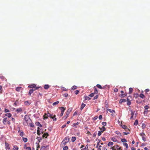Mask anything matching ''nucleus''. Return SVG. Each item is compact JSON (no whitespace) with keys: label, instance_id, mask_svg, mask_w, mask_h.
<instances>
[{"label":"nucleus","instance_id":"f257e3e1","mask_svg":"<svg viewBox=\"0 0 150 150\" xmlns=\"http://www.w3.org/2000/svg\"><path fill=\"white\" fill-rule=\"evenodd\" d=\"M72 110V108H69L65 116L63 117H62V119L64 120H66L69 114L70 113L71 111Z\"/></svg>","mask_w":150,"mask_h":150},{"label":"nucleus","instance_id":"f03ea898","mask_svg":"<svg viewBox=\"0 0 150 150\" xmlns=\"http://www.w3.org/2000/svg\"><path fill=\"white\" fill-rule=\"evenodd\" d=\"M45 115H46L47 116V117H50L52 119H53L54 118V117H56V115H54L53 116V117H52V115L50 113H49L48 112L47 113H45Z\"/></svg>","mask_w":150,"mask_h":150},{"label":"nucleus","instance_id":"7ed1b4c3","mask_svg":"<svg viewBox=\"0 0 150 150\" xmlns=\"http://www.w3.org/2000/svg\"><path fill=\"white\" fill-rule=\"evenodd\" d=\"M127 104L128 105H130L131 104V101L132 100V98L130 97V98H127Z\"/></svg>","mask_w":150,"mask_h":150},{"label":"nucleus","instance_id":"20e7f679","mask_svg":"<svg viewBox=\"0 0 150 150\" xmlns=\"http://www.w3.org/2000/svg\"><path fill=\"white\" fill-rule=\"evenodd\" d=\"M121 126L122 128H123L124 129H127L128 130L130 131V130L129 129L127 128V127L125 125H121Z\"/></svg>","mask_w":150,"mask_h":150},{"label":"nucleus","instance_id":"39448f33","mask_svg":"<svg viewBox=\"0 0 150 150\" xmlns=\"http://www.w3.org/2000/svg\"><path fill=\"white\" fill-rule=\"evenodd\" d=\"M48 145L47 146L44 145V146H41L40 150H46V149L47 147L48 146Z\"/></svg>","mask_w":150,"mask_h":150},{"label":"nucleus","instance_id":"423d86ee","mask_svg":"<svg viewBox=\"0 0 150 150\" xmlns=\"http://www.w3.org/2000/svg\"><path fill=\"white\" fill-rule=\"evenodd\" d=\"M6 148V150H10L9 145L8 143L6 142L5 143Z\"/></svg>","mask_w":150,"mask_h":150},{"label":"nucleus","instance_id":"0eeeda50","mask_svg":"<svg viewBox=\"0 0 150 150\" xmlns=\"http://www.w3.org/2000/svg\"><path fill=\"white\" fill-rule=\"evenodd\" d=\"M19 100L18 99L15 101L13 105H15L16 106L18 105H19Z\"/></svg>","mask_w":150,"mask_h":150},{"label":"nucleus","instance_id":"6e6552de","mask_svg":"<svg viewBox=\"0 0 150 150\" xmlns=\"http://www.w3.org/2000/svg\"><path fill=\"white\" fill-rule=\"evenodd\" d=\"M99 128L100 129L101 131L102 132H103L105 131L106 130V128L104 126H103L101 128L100 127H99Z\"/></svg>","mask_w":150,"mask_h":150},{"label":"nucleus","instance_id":"1a4fd4ad","mask_svg":"<svg viewBox=\"0 0 150 150\" xmlns=\"http://www.w3.org/2000/svg\"><path fill=\"white\" fill-rule=\"evenodd\" d=\"M49 136V134L48 133H45L44 134L42 135L43 138H44L45 137L46 138H47V137H48Z\"/></svg>","mask_w":150,"mask_h":150},{"label":"nucleus","instance_id":"9d476101","mask_svg":"<svg viewBox=\"0 0 150 150\" xmlns=\"http://www.w3.org/2000/svg\"><path fill=\"white\" fill-rule=\"evenodd\" d=\"M86 105V104L83 103H82L80 108V110H82Z\"/></svg>","mask_w":150,"mask_h":150},{"label":"nucleus","instance_id":"9b49d317","mask_svg":"<svg viewBox=\"0 0 150 150\" xmlns=\"http://www.w3.org/2000/svg\"><path fill=\"white\" fill-rule=\"evenodd\" d=\"M22 111V110L21 108H19L16 109V111L18 113L21 112Z\"/></svg>","mask_w":150,"mask_h":150},{"label":"nucleus","instance_id":"f8f14e48","mask_svg":"<svg viewBox=\"0 0 150 150\" xmlns=\"http://www.w3.org/2000/svg\"><path fill=\"white\" fill-rule=\"evenodd\" d=\"M6 116H7L8 117L10 118L11 117V114L10 113H8L5 114Z\"/></svg>","mask_w":150,"mask_h":150},{"label":"nucleus","instance_id":"ddd939ff","mask_svg":"<svg viewBox=\"0 0 150 150\" xmlns=\"http://www.w3.org/2000/svg\"><path fill=\"white\" fill-rule=\"evenodd\" d=\"M35 86L36 85L35 84H33L29 85L28 87L30 88H34L35 87Z\"/></svg>","mask_w":150,"mask_h":150},{"label":"nucleus","instance_id":"4468645a","mask_svg":"<svg viewBox=\"0 0 150 150\" xmlns=\"http://www.w3.org/2000/svg\"><path fill=\"white\" fill-rule=\"evenodd\" d=\"M7 119H8V118L6 117H5L3 119V122L4 124L5 125L6 124L5 122L7 121Z\"/></svg>","mask_w":150,"mask_h":150},{"label":"nucleus","instance_id":"2eb2a0df","mask_svg":"<svg viewBox=\"0 0 150 150\" xmlns=\"http://www.w3.org/2000/svg\"><path fill=\"white\" fill-rule=\"evenodd\" d=\"M50 86L48 84H45L44 85V88L45 89H47L50 88Z\"/></svg>","mask_w":150,"mask_h":150},{"label":"nucleus","instance_id":"dca6fc26","mask_svg":"<svg viewBox=\"0 0 150 150\" xmlns=\"http://www.w3.org/2000/svg\"><path fill=\"white\" fill-rule=\"evenodd\" d=\"M127 96V93H125L124 94H121L120 96L121 98H124Z\"/></svg>","mask_w":150,"mask_h":150},{"label":"nucleus","instance_id":"f3484780","mask_svg":"<svg viewBox=\"0 0 150 150\" xmlns=\"http://www.w3.org/2000/svg\"><path fill=\"white\" fill-rule=\"evenodd\" d=\"M68 139H69V137H65L64 138V139H63V141L62 142V143H63V142H64L65 141H67V140H68Z\"/></svg>","mask_w":150,"mask_h":150},{"label":"nucleus","instance_id":"a211bd4d","mask_svg":"<svg viewBox=\"0 0 150 150\" xmlns=\"http://www.w3.org/2000/svg\"><path fill=\"white\" fill-rule=\"evenodd\" d=\"M111 139L114 142H118V141L114 137H112Z\"/></svg>","mask_w":150,"mask_h":150},{"label":"nucleus","instance_id":"6ab92c4d","mask_svg":"<svg viewBox=\"0 0 150 150\" xmlns=\"http://www.w3.org/2000/svg\"><path fill=\"white\" fill-rule=\"evenodd\" d=\"M139 96L141 98H145V96L142 93H141L139 94Z\"/></svg>","mask_w":150,"mask_h":150},{"label":"nucleus","instance_id":"aec40b11","mask_svg":"<svg viewBox=\"0 0 150 150\" xmlns=\"http://www.w3.org/2000/svg\"><path fill=\"white\" fill-rule=\"evenodd\" d=\"M60 108L61 109V112H64L65 110L64 108L63 107H61Z\"/></svg>","mask_w":150,"mask_h":150},{"label":"nucleus","instance_id":"412c9836","mask_svg":"<svg viewBox=\"0 0 150 150\" xmlns=\"http://www.w3.org/2000/svg\"><path fill=\"white\" fill-rule=\"evenodd\" d=\"M33 89H31L30 90L29 93H28V95L29 96H31V94L33 93Z\"/></svg>","mask_w":150,"mask_h":150},{"label":"nucleus","instance_id":"4be33fe9","mask_svg":"<svg viewBox=\"0 0 150 150\" xmlns=\"http://www.w3.org/2000/svg\"><path fill=\"white\" fill-rule=\"evenodd\" d=\"M113 144V142H110L108 144V146H112Z\"/></svg>","mask_w":150,"mask_h":150},{"label":"nucleus","instance_id":"5701e85b","mask_svg":"<svg viewBox=\"0 0 150 150\" xmlns=\"http://www.w3.org/2000/svg\"><path fill=\"white\" fill-rule=\"evenodd\" d=\"M35 125L38 126H40L41 127H42V125L40 124V122H36L35 123Z\"/></svg>","mask_w":150,"mask_h":150},{"label":"nucleus","instance_id":"b1692460","mask_svg":"<svg viewBox=\"0 0 150 150\" xmlns=\"http://www.w3.org/2000/svg\"><path fill=\"white\" fill-rule=\"evenodd\" d=\"M24 104L26 105H29L30 104L28 101H26L24 102Z\"/></svg>","mask_w":150,"mask_h":150},{"label":"nucleus","instance_id":"393cba45","mask_svg":"<svg viewBox=\"0 0 150 150\" xmlns=\"http://www.w3.org/2000/svg\"><path fill=\"white\" fill-rule=\"evenodd\" d=\"M40 88H42L41 86L38 87V86H36L34 88H33V91H34L37 89H39Z\"/></svg>","mask_w":150,"mask_h":150},{"label":"nucleus","instance_id":"a878e982","mask_svg":"<svg viewBox=\"0 0 150 150\" xmlns=\"http://www.w3.org/2000/svg\"><path fill=\"white\" fill-rule=\"evenodd\" d=\"M121 148V147H120L118 145H115V148L117 149V150H120Z\"/></svg>","mask_w":150,"mask_h":150},{"label":"nucleus","instance_id":"bb28decb","mask_svg":"<svg viewBox=\"0 0 150 150\" xmlns=\"http://www.w3.org/2000/svg\"><path fill=\"white\" fill-rule=\"evenodd\" d=\"M133 89L132 88H129V94H131L133 91Z\"/></svg>","mask_w":150,"mask_h":150},{"label":"nucleus","instance_id":"cd10ccee","mask_svg":"<svg viewBox=\"0 0 150 150\" xmlns=\"http://www.w3.org/2000/svg\"><path fill=\"white\" fill-rule=\"evenodd\" d=\"M84 98H85V100H89L91 99V98L88 96H85L84 97Z\"/></svg>","mask_w":150,"mask_h":150},{"label":"nucleus","instance_id":"c85d7f7f","mask_svg":"<svg viewBox=\"0 0 150 150\" xmlns=\"http://www.w3.org/2000/svg\"><path fill=\"white\" fill-rule=\"evenodd\" d=\"M115 133L118 135H119L120 136H121L122 135L121 133L119 132V131H116L115 132Z\"/></svg>","mask_w":150,"mask_h":150},{"label":"nucleus","instance_id":"c756f323","mask_svg":"<svg viewBox=\"0 0 150 150\" xmlns=\"http://www.w3.org/2000/svg\"><path fill=\"white\" fill-rule=\"evenodd\" d=\"M134 96L136 98L138 97L139 96V94L138 93H135L134 94Z\"/></svg>","mask_w":150,"mask_h":150},{"label":"nucleus","instance_id":"7c9ffc66","mask_svg":"<svg viewBox=\"0 0 150 150\" xmlns=\"http://www.w3.org/2000/svg\"><path fill=\"white\" fill-rule=\"evenodd\" d=\"M76 137H73L71 138V141L73 142H74L76 140Z\"/></svg>","mask_w":150,"mask_h":150},{"label":"nucleus","instance_id":"2f4dec72","mask_svg":"<svg viewBox=\"0 0 150 150\" xmlns=\"http://www.w3.org/2000/svg\"><path fill=\"white\" fill-rule=\"evenodd\" d=\"M23 140L24 142H26L28 141V139L27 138L23 137Z\"/></svg>","mask_w":150,"mask_h":150},{"label":"nucleus","instance_id":"473e14b6","mask_svg":"<svg viewBox=\"0 0 150 150\" xmlns=\"http://www.w3.org/2000/svg\"><path fill=\"white\" fill-rule=\"evenodd\" d=\"M94 93L95 94H97L98 93V91L96 89V88L95 87H94Z\"/></svg>","mask_w":150,"mask_h":150},{"label":"nucleus","instance_id":"72a5a7b5","mask_svg":"<svg viewBox=\"0 0 150 150\" xmlns=\"http://www.w3.org/2000/svg\"><path fill=\"white\" fill-rule=\"evenodd\" d=\"M37 139H38V142H40V140H42V137H37Z\"/></svg>","mask_w":150,"mask_h":150},{"label":"nucleus","instance_id":"f704fd0d","mask_svg":"<svg viewBox=\"0 0 150 150\" xmlns=\"http://www.w3.org/2000/svg\"><path fill=\"white\" fill-rule=\"evenodd\" d=\"M18 147L16 145H15L13 146V150H18Z\"/></svg>","mask_w":150,"mask_h":150},{"label":"nucleus","instance_id":"c9c22d12","mask_svg":"<svg viewBox=\"0 0 150 150\" xmlns=\"http://www.w3.org/2000/svg\"><path fill=\"white\" fill-rule=\"evenodd\" d=\"M88 144H87L86 145V147L84 148L81 149L82 150H88Z\"/></svg>","mask_w":150,"mask_h":150},{"label":"nucleus","instance_id":"e433bc0d","mask_svg":"<svg viewBox=\"0 0 150 150\" xmlns=\"http://www.w3.org/2000/svg\"><path fill=\"white\" fill-rule=\"evenodd\" d=\"M138 124V121L137 120H136L134 124V125H137V124Z\"/></svg>","mask_w":150,"mask_h":150},{"label":"nucleus","instance_id":"4c0bfd02","mask_svg":"<svg viewBox=\"0 0 150 150\" xmlns=\"http://www.w3.org/2000/svg\"><path fill=\"white\" fill-rule=\"evenodd\" d=\"M123 144L125 146L126 149H128V145L127 143H123Z\"/></svg>","mask_w":150,"mask_h":150},{"label":"nucleus","instance_id":"58836bf2","mask_svg":"<svg viewBox=\"0 0 150 150\" xmlns=\"http://www.w3.org/2000/svg\"><path fill=\"white\" fill-rule=\"evenodd\" d=\"M79 124V122H78L76 123H74L73 124V127H76L77 126L76 125H78Z\"/></svg>","mask_w":150,"mask_h":150},{"label":"nucleus","instance_id":"ea45409f","mask_svg":"<svg viewBox=\"0 0 150 150\" xmlns=\"http://www.w3.org/2000/svg\"><path fill=\"white\" fill-rule=\"evenodd\" d=\"M69 141V140L68 139V140H67L66 141H65L64 142H63L62 143H61V144H62L64 145H65L66 144L68 143Z\"/></svg>","mask_w":150,"mask_h":150},{"label":"nucleus","instance_id":"a19ab883","mask_svg":"<svg viewBox=\"0 0 150 150\" xmlns=\"http://www.w3.org/2000/svg\"><path fill=\"white\" fill-rule=\"evenodd\" d=\"M21 88V87H17L16 88V90L17 91H19L20 90V89Z\"/></svg>","mask_w":150,"mask_h":150},{"label":"nucleus","instance_id":"79ce46f5","mask_svg":"<svg viewBox=\"0 0 150 150\" xmlns=\"http://www.w3.org/2000/svg\"><path fill=\"white\" fill-rule=\"evenodd\" d=\"M96 86L100 89H102V87L101 86V85H100V84H97L96 85Z\"/></svg>","mask_w":150,"mask_h":150},{"label":"nucleus","instance_id":"37998d69","mask_svg":"<svg viewBox=\"0 0 150 150\" xmlns=\"http://www.w3.org/2000/svg\"><path fill=\"white\" fill-rule=\"evenodd\" d=\"M121 141L122 142H123V143H124V142H127V140L126 139H122Z\"/></svg>","mask_w":150,"mask_h":150},{"label":"nucleus","instance_id":"c03bdc74","mask_svg":"<svg viewBox=\"0 0 150 150\" xmlns=\"http://www.w3.org/2000/svg\"><path fill=\"white\" fill-rule=\"evenodd\" d=\"M98 142H97V145L96 146V148H97L99 145V143L100 142V139H98Z\"/></svg>","mask_w":150,"mask_h":150},{"label":"nucleus","instance_id":"a18cd8bd","mask_svg":"<svg viewBox=\"0 0 150 150\" xmlns=\"http://www.w3.org/2000/svg\"><path fill=\"white\" fill-rule=\"evenodd\" d=\"M68 147L67 146H65L63 148V150H68Z\"/></svg>","mask_w":150,"mask_h":150},{"label":"nucleus","instance_id":"49530a36","mask_svg":"<svg viewBox=\"0 0 150 150\" xmlns=\"http://www.w3.org/2000/svg\"><path fill=\"white\" fill-rule=\"evenodd\" d=\"M24 132L23 131H21L20 132V135L21 137H23V136Z\"/></svg>","mask_w":150,"mask_h":150},{"label":"nucleus","instance_id":"de8ad7c7","mask_svg":"<svg viewBox=\"0 0 150 150\" xmlns=\"http://www.w3.org/2000/svg\"><path fill=\"white\" fill-rule=\"evenodd\" d=\"M59 103V101H56L55 102H54L53 103L52 105H56L58 103Z\"/></svg>","mask_w":150,"mask_h":150},{"label":"nucleus","instance_id":"09e8293b","mask_svg":"<svg viewBox=\"0 0 150 150\" xmlns=\"http://www.w3.org/2000/svg\"><path fill=\"white\" fill-rule=\"evenodd\" d=\"M77 88V87L76 86H73L72 87L71 89L73 90H74Z\"/></svg>","mask_w":150,"mask_h":150},{"label":"nucleus","instance_id":"8fccbe9b","mask_svg":"<svg viewBox=\"0 0 150 150\" xmlns=\"http://www.w3.org/2000/svg\"><path fill=\"white\" fill-rule=\"evenodd\" d=\"M145 127H146V125L145 124H144V123H143L142 124V129H144V128H145Z\"/></svg>","mask_w":150,"mask_h":150},{"label":"nucleus","instance_id":"3c124183","mask_svg":"<svg viewBox=\"0 0 150 150\" xmlns=\"http://www.w3.org/2000/svg\"><path fill=\"white\" fill-rule=\"evenodd\" d=\"M41 134L39 130H37V134L38 135H40Z\"/></svg>","mask_w":150,"mask_h":150},{"label":"nucleus","instance_id":"603ef678","mask_svg":"<svg viewBox=\"0 0 150 150\" xmlns=\"http://www.w3.org/2000/svg\"><path fill=\"white\" fill-rule=\"evenodd\" d=\"M94 94H95L94 93H92L89 95V96L91 97H93L94 96Z\"/></svg>","mask_w":150,"mask_h":150},{"label":"nucleus","instance_id":"864d4df0","mask_svg":"<svg viewBox=\"0 0 150 150\" xmlns=\"http://www.w3.org/2000/svg\"><path fill=\"white\" fill-rule=\"evenodd\" d=\"M109 112L110 113H115V111L114 110L111 109H110V110H109Z\"/></svg>","mask_w":150,"mask_h":150},{"label":"nucleus","instance_id":"5fc2aeb1","mask_svg":"<svg viewBox=\"0 0 150 150\" xmlns=\"http://www.w3.org/2000/svg\"><path fill=\"white\" fill-rule=\"evenodd\" d=\"M102 132L101 131H98V136H100L101 135V133Z\"/></svg>","mask_w":150,"mask_h":150},{"label":"nucleus","instance_id":"6e6d98bb","mask_svg":"<svg viewBox=\"0 0 150 150\" xmlns=\"http://www.w3.org/2000/svg\"><path fill=\"white\" fill-rule=\"evenodd\" d=\"M98 95H96V96L93 98V100L97 99L98 97Z\"/></svg>","mask_w":150,"mask_h":150},{"label":"nucleus","instance_id":"4d7b16f0","mask_svg":"<svg viewBox=\"0 0 150 150\" xmlns=\"http://www.w3.org/2000/svg\"><path fill=\"white\" fill-rule=\"evenodd\" d=\"M139 98H138V100H136V102L137 103H139V104H140V103H142V101H141V102H139V101H138V100H139Z\"/></svg>","mask_w":150,"mask_h":150},{"label":"nucleus","instance_id":"13d9d810","mask_svg":"<svg viewBox=\"0 0 150 150\" xmlns=\"http://www.w3.org/2000/svg\"><path fill=\"white\" fill-rule=\"evenodd\" d=\"M102 125L105 126L106 125V122H103L102 123Z\"/></svg>","mask_w":150,"mask_h":150},{"label":"nucleus","instance_id":"bf43d9fd","mask_svg":"<svg viewBox=\"0 0 150 150\" xmlns=\"http://www.w3.org/2000/svg\"><path fill=\"white\" fill-rule=\"evenodd\" d=\"M140 135L142 137H143V136H145V134L143 132H142V133H140Z\"/></svg>","mask_w":150,"mask_h":150},{"label":"nucleus","instance_id":"052dcab7","mask_svg":"<svg viewBox=\"0 0 150 150\" xmlns=\"http://www.w3.org/2000/svg\"><path fill=\"white\" fill-rule=\"evenodd\" d=\"M149 108V106L147 105H146L144 106V108L146 110H147Z\"/></svg>","mask_w":150,"mask_h":150},{"label":"nucleus","instance_id":"680f3d73","mask_svg":"<svg viewBox=\"0 0 150 150\" xmlns=\"http://www.w3.org/2000/svg\"><path fill=\"white\" fill-rule=\"evenodd\" d=\"M79 90H78L74 92L75 93L76 95H77V94H78V93H79Z\"/></svg>","mask_w":150,"mask_h":150},{"label":"nucleus","instance_id":"e2e57ef3","mask_svg":"<svg viewBox=\"0 0 150 150\" xmlns=\"http://www.w3.org/2000/svg\"><path fill=\"white\" fill-rule=\"evenodd\" d=\"M131 116H133L134 115V112L132 111V110H131Z\"/></svg>","mask_w":150,"mask_h":150},{"label":"nucleus","instance_id":"0e129e2a","mask_svg":"<svg viewBox=\"0 0 150 150\" xmlns=\"http://www.w3.org/2000/svg\"><path fill=\"white\" fill-rule=\"evenodd\" d=\"M27 115H25L24 116V120L26 121L27 122L28 121V119L26 117Z\"/></svg>","mask_w":150,"mask_h":150},{"label":"nucleus","instance_id":"69168bd1","mask_svg":"<svg viewBox=\"0 0 150 150\" xmlns=\"http://www.w3.org/2000/svg\"><path fill=\"white\" fill-rule=\"evenodd\" d=\"M0 78L1 79L3 80H4L5 79L4 77L3 76H0Z\"/></svg>","mask_w":150,"mask_h":150},{"label":"nucleus","instance_id":"338daca9","mask_svg":"<svg viewBox=\"0 0 150 150\" xmlns=\"http://www.w3.org/2000/svg\"><path fill=\"white\" fill-rule=\"evenodd\" d=\"M9 111V110L7 109H5L4 110V112H7Z\"/></svg>","mask_w":150,"mask_h":150},{"label":"nucleus","instance_id":"774afa93","mask_svg":"<svg viewBox=\"0 0 150 150\" xmlns=\"http://www.w3.org/2000/svg\"><path fill=\"white\" fill-rule=\"evenodd\" d=\"M27 150H31V147H28L26 148Z\"/></svg>","mask_w":150,"mask_h":150}]
</instances>
